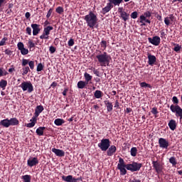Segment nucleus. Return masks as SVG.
<instances>
[{"label": "nucleus", "mask_w": 182, "mask_h": 182, "mask_svg": "<svg viewBox=\"0 0 182 182\" xmlns=\"http://www.w3.org/2000/svg\"><path fill=\"white\" fill-rule=\"evenodd\" d=\"M38 164V160L37 158H30L28 161H27V165L29 167H33L36 166Z\"/></svg>", "instance_id": "obj_11"}, {"label": "nucleus", "mask_w": 182, "mask_h": 182, "mask_svg": "<svg viewBox=\"0 0 182 182\" xmlns=\"http://www.w3.org/2000/svg\"><path fill=\"white\" fill-rule=\"evenodd\" d=\"M166 34L165 33V32L164 31V30H162V31H161V38H166Z\"/></svg>", "instance_id": "obj_61"}, {"label": "nucleus", "mask_w": 182, "mask_h": 182, "mask_svg": "<svg viewBox=\"0 0 182 182\" xmlns=\"http://www.w3.org/2000/svg\"><path fill=\"white\" fill-rule=\"evenodd\" d=\"M110 141L107 139H101V142L98 144V147L102 151H106L110 146Z\"/></svg>", "instance_id": "obj_5"}, {"label": "nucleus", "mask_w": 182, "mask_h": 182, "mask_svg": "<svg viewBox=\"0 0 182 182\" xmlns=\"http://www.w3.org/2000/svg\"><path fill=\"white\" fill-rule=\"evenodd\" d=\"M7 85L8 81H6V80L1 79L0 81V87L4 90Z\"/></svg>", "instance_id": "obj_31"}, {"label": "nucleus", "mask_w": 182, "mask_h": 182, "mask_svg": "<svg viewBox=\"0 0 182 182\" xmlns=\"http://www.w3.org/2000/svg\"><path fill=\"white\" fill-rule=\"evenodd\" d=\"M119 17L124 21L127 22L129 19V14L126 11L122 13Z\"/></svg>", "instance_id": "obj_20"}, {"label": "nucleus", "mask_w": 182, "mask_h": 182, "mask_svg": "<svg viewBox=\"0 0 182 182\" xmlns=\"http://www.w3.org/2000/svg\"><path fill=\"white\" fill-rule=\"evenodd\" d=\"M26 34H28V36H31V27H27L26 28Z\"/></svg>", "instance_id": "obj_56"}, {"label": "nucleus", "mask_w": 182, "mask_h": 182, "mask_svg": "<svg viewBox=\"0 0 182 182\" xmlns=\"http://www.w3.org/2000/svg\"><path fill=\"white\" fill-rule=\"evenodd\" d=\"M93 73L97 77H100V71L97 69L93 68Z\"/></svg>", "instance_id": "obj_59"}, {"label": "nucleus", "mask_w": 182, "mask_h": 182, "mask_svg": "<svg viewBox=\"0 0 182 182\" xmlns=\"http://www.w3.org/2000/svg\"><path fill=\"white\" fill-rule=\"evenodd\" d=\"M19 87H21L23 92L28 91V93H31L33 91V86L31 81H23L19 85Z\"/></svg>", "instance_id": "obj_4"}, {"label": "nucleus", "mask_w": 182, "mask_h": 182, "mask_svg": "<svg viewBox=\"0 0 182 182\" xmlns=\"http://www.w3.org/2000/svg\"><path fill=\"white\" fill-rule=\"evenodd\" d=\"M164 22H165V24L166 25V26H170V20H169V18L168 17H166L165 18H164Z\"/></svg>", "instance_id": "obj_57"}, {"label": "nucleus", "mask_w": 182, "mask_h": 182, "mask_svg": "<svg viewBox=\"0 0 182 182\" xmlns=\"http://www.w3.org/2000/svg\"><path fill=\"white\" fill-rule=\"evenodd\" d=\"M28 44L29 49H31L36 46L35 43L33 42L32 40H28Z\"/></svg>", "instance_id": "obj_46"}, {"label": "nucleus", "mask_w": 182, "mask_h": 182, "mask_svg": "<svg viewBox=\"0 0 182 182\" xmlns=\"http://www.w3.org/2000/svg\"><path fill=\"white\" fill-rule=\"evenodd\" d=\"M137 17H138V12L137 11H134L131 14V18L132 19H136V18H137Z\"/></svg>", "instance_id": "obj_50"}, {"label": "nucleus", "mask_w": 182, "mask_h": 182, "mask_svg": "<svg viewBox=\"0 0 182 182\" xmlns=\"http://www.w3.org/2000/svg\"><path fill=\"white\" fill-rule=\"evenodd\" d=\"M65 123L64 119H61L60 118H57L56 119H55L54 121V124L56 126H61L62 124H63Z\"/></svg>", "instance_id": "obj_32"}, {"label": "nucleus", "mask_w": 182, "mask_h": 182, "mask_svg": "<svg viewBox=\"0 0 182 182\" xmlns=\"http://www.w3.org/2000/svg\"><path fill=\"white\" fill-rule=\"evenodd\" d=\"M172 101L176 105H171L170 109L173 113L176 114L177 117H180V119H182V108L178 105L179 100L176 96H173Z\"/></svg>", "instance_id": "obj_3"}, {"label": "nucleus", "mask_w": 182, "mask_h": 182, "mask_svg": "<svg viewBox=\"0 0 182 182\" xmlns=\"http://www.w3.org/2000/svg\"><path fill=\"white\" fill-rule=\"evenodd\" d=\"M84 20L86 21L87 26L92 29H94L98 21L97 14L92 11H89V14L85 16Z\"/></svg>", "instance_id": "obj_1"}, {"label": "nucleus", "mask_w": 182, "mask_h": 182, "mask_svg": "<svg viewBox=\"0 0 182 182\" xmlns=\"http://www.w3.org/2000/svg\"><path fill=\"white\" fill-rule=\"evenodd\" d=\"M6 41H8V38L7 37H4L1 41H0V46H4L6 45Z\"/></svg>", "instance_id": "obj_39"}, {"label": "nucleus", "mask_w": 182, "mask_h": 182, "mask_svg": "<svg viewBox=\"0 0 182 182\" xmlns=\"http://www.w3.org/2000/svg\"><path fill=\"white\" fill-rule=\"evenodd\" d=\"M28 65H29L31 70H33L34 69V61L29 60Z\"/></svg>", "instance_id": "obj_53"}, {"label": "nucleus", "mask_w": 182, "mask_h": 182, "mask_svg": "<svg viewBox=\"0 0 182 182\" xmlns=\"http://www.w3.org/2000/svg\"><path fill=\"white\" fill-rule=\"evenodd\" d=\"M142 166L141 164L133 162L132 164H127V169L132 172L139 171Z\"/></svg>", "instance_id": "obj_6"}, {"label": "nucleus", "mask_w": 182, "mask_h": 182, "mask_svg": "<svg viewBox=\"0 0 182 182\" xmlns=\"http://www.w3.org/2000/svg\"><path fill=\"white\" fill-rule=\"evenodd\" d=\"M84 77L85 80V82L88 85L89 82L92 80V76L90 75L88 73L85 72L84 73Z\"/></svg>", "instance_id": "obj_26"}, {"label": "nucleus", "mask_w": 182, "mask_h": 182, "mask_svg": "<svg viewBox=\"0 0 182 182\" xmlns=\"http://www.w3.org/2000/svg\"><path fill=\"white\" fill-rule=\"evenodd\" d=\"M169 162L173 165V166H176V165L177 164L175 156H171L169 159Z\"/></svg>", "instance_id": "obj_38"}, {"label": "nucleus", "mask_w": 182, "mask_h": 182, "mask_svg": "<svg viewBox=\"0 0 182 182\" xmlns=\"http://www.w3.org/2000/svg\"><path fill=\"white\" fill-rule=\"evenodd\" d=\"M86 85H87V82H86L85 81L80 80L77 82V87L79 89H83Z\"/></svg>", "instance_id": "obj_29"}, {"label": "nucleus", "mask_w": 182, "mask_h": 182, "mask_svg": "<svg viewBox=\"0 0 182 182\" xmlns=\"http://www.w3.org/2000/svg\"><path fill=\"white\" fill-rule=\"evenodd\" d=\"M151 113L154 115H156L159 112L157 111V108L156 107H153L151 109Z\"/></svg>", "instance_id": "obj_58"}, {"label": "nucleus", "mask_w": 182, "mask_h": 182, "mask_svg": "<svg viewBox=\"0 0 182 182\" xmlns=\"http://www.w3.org/2000/svg\"><path fill=\"white\" fill-rule=\"evenodd\" d=\"M101 47L104 48V50H106L107 48V41H102L101 42Z\"/></svg>", "instance_id": "obj_54"}, {"label": "nucleus", "mask_w": 182, "mask_h": 182, "mask_svg": "<svg viewBox=\"0 0 182 182\" xmlns=\"http://www.w3.org/2000/svg\"><path fill=\"white\" fill-rule=\"evenodd\" d=\"M122 166H127V165L125 164V162H124L123 158H119V164H117V168L118 167H122Z\"/></svg>", "instance_id": "obj_35"}, {"label": "nucleus", "mask_w": 182, "mask_h": 182, "mask_svg": "<svg viewBox=\"0 0 182 182\" xmlns=\"http://www.w3.org/2000/svg\"><path fill=\"white\" fill-rule=\"evenodd\" d=\"M94 96L96 99H100L102 96V92L101 90H97L95 92Z\"/></svg>", "instance_id": "obj_33"}, {"label": "nucleus", "mask_w": 182, "mask_h": 182, "mask_svg": "<svg viewBox=\"0 0 182 182\" xmlns=\"http://www.w3.org/2000/svg\"><path fill=\"white\" fill-rule=\"evenodd\" d=\"M14 72H15V68L14 67V65H11V68L9 69V73H12Z\"/></svg>", "instance_id": "obj_62"}, {"label": "nucleus", "mask_w": 182, "mask_h": 182, "mask_svg": "<svg viewBox=\"0 0 182 182\" xmlns=\"http://www.w3.org/2000/svg\"><path fill=\"white\" fill-rule=\"evenodd\" d=\"M22 70H23V73H22L23 76L28 75V73L30 72L29 66H24L23 67Z\"/></svg>", "instance_id": "obj_34"}, {"label": "nucleus", "mask_w": 182, "mask_h": 182, "mask_svg": "<svg viewBox=\"0 0 182 182\" xmlns=\"http://www.w3.org/2000/svg\"><path fill=\"white\" fill-rule=\"evenodd\" d=\"M114 6L112 4H111L110 2L107 4V6L104 8H102V14L105 15L106 14L109 13L112 9H113Z\"/></svg>", "instance_id": "obj_13"}, {"label": "nucleus", "mask_w": 182, "mask_h": 182, "mask_svg": "<svg viewBox=\"0 0 182 182\" xmlns=\"http://www.w3.org/2000/svg\"><path fill=\"white\" fill-rule=\"evenodd\" d=\"M118 12L119 14H123L124 12H125V11H123V8L122 7H119L118 8Z\"/></svg>", "instance_id": "obj_63"}, {"label": "nucleus", "mask_w": 182, "mask_h": 182, "mask_svg": "<svg viewBox=\"0 0 182 182\" xmlns=\"http://www.w3.org/2000/svg\"><path fill=\"white\" fill-rule=\"evenodd\" d=\"M108 1L113 6H119V5L123 2V0H108Z\"/></svg>", "instance_id": "obj_21"}, {"label": "nucleus", "mask_w": 182, "mask_h": 182, "mask_svg": "<svg viewBox=\"0 0 182 182\" xmlns=\"http://www.w3.org/2000/svg\"><path fill=\"white\" fill-rule=\"evenodd\" d=\"M107 150V156H112L117 151V146H115V145H111V146H109Z\"/></svg>", "instance_id": "obj_12"}, {"label": "nucleus", "mask_w": 182, "mask_h": 182, "mask_svg": "<svg viewBox=\"0 0 182 182\" xmlns=\"http://www.w3.org/2000/svg\"><path fill=\"white\" fill-rule=\"evenodd\" d=\"M53 30V27L51 26H48L44 28L43 33H46V36L50 35V32Z\"/></svg>", "instance_id": "obj_28"}, {"label": "nucleus", "mask_w": 182, "mask_h": 182, "mask_svg": "<svg viewBox=\"0 0 182 182\" xmlns=\"http://www.w3.org/2000/svg\"><path fill=\"white\" fill-rule=\"evenodd\" d=\"M17 48L18 50H21V49L25 48V45L22 42H18L17 43Z\"/></svg>", "instance_id": "obj_47"}, {"label": "nucleus", "mask_w": 182, "mask_h": 182, "mask_svg": "<svg viewBox=\"0 0 182 182\" xmlns=\"http://www.w3.org/2000/svg\"><path fill=\"white\" fill-rule=\"evenodd\" d=\"M127 166H120V167H117V168L120 171V175L121 176H125L127 174Z\"/></svg>", "instance_id": "obj_27"}, {"label": "nucleus", "mask_w": 182, "mask_h": 182, "mask_svg": "<svg viewBox=\"0 0 182 182\" xmlns=\"http://www.w3.org/2000/svg\"><path fill=\"white\" fill-rule=\"evenodd\" d=\"M152 164H153L154 168L155 169L156 172L158 174H160L163 171L164 167H163V165L160 162L153 161Z\"/></svg>", "instance_id": "obj_8"}, {"label": "nucleus", "mask_w": 182, "mask_h": 182, "mask_svg": "<svg viewBox=\"0 0 182 182\" xmlns=\"http://www.w3.org/2000/svg\"><path fill=\"white\" fill-rule=\"evenodd\" d=\"M20 51H21V55H26L29 53V50L26 48L21 49Z\"/></svg>", "instance_id": "obj_41"}, {"label": "nucleus", "mask_w": 182, "mask_h": 182, "mask_svg": "<svg viewBox=\"0 0 182 182\" xmlns=\"http://www.w3.org/2000/svg\"><path fill=\"white\" fill-rule=\"evenodd\" d=\"M148 63L151 66H153L154 63L156 62V56L151 54L148 55Z\"/></svg>", "instance_id": "obj_17"}, {"label": "nucleus", "mask_w": 182, "mask_h": 182, "mask_svg": "<svg viewBox=\"0 0 182 182\" xmlns=\"http://www.w3.org/2000/svg\"><path fill=\"white\" fill-rule=\"evenodd\" d=\"M43 68H44V65L41 63H40L37 65L36 71L41 72L43 70Z\"/></svg>", "instance_id": "obj_43"}, {"label": "nucleus", "mask_w": 182, "mask_h": 182, "mask_svg": "<svg viewBox=\"0 0 182 182\" xmlns=\"http://www.w3.org/2000/svg\"><path fill=\"white\" fill-rule=\"evenodd\" d=\"M52 152L54 153L58 157H63L65 156V152L62 149L52 148Z\"/></svg>", "instance_id": "obj_15"}, {"label": "nucleus", "mask_w": 182, "mask_h": 182, "mask_svg": "<svg viewBox=\"0 0 182 182\" xmlns=\"http://www.w3.org/2000/svg\"><path fill=\"white\" fill-rule=\"evenodd\" d=\"M168 127L171 129V130H172V131L176 130V129L177 127V124H176L175 119H171V121H169Z\"/></svg>", "instance_id": "obj_19"}, {"label": "nucleus", "mask_w": 182, "mask_h": 182, "mask_svg": "<svg viewBox=\"0 0 182 182\" xmlns=\"http://www.w3.org/2000/svg\"><path fill=\"white\" fill-rule=\"evenodd\" d=\"M140 86H141V87H145V88L148 87V88H150V89H151V87H152V86L150 84L146 83V82H140Z\"/></svg>", "instance_id": "obj_36"}, {"label": "nucleus", "mask_w": 182, "mask_h": 182, "mask_svg": "<svg viewBox=\"0 0 182 182\" xmlns=\"http://www.w3.org/2000/svg\"><path fill=\"white\" fill-rule=\"evenodd\" d=\"M4 53H5L6 55H7L9 56H11V55H12V53H14V51L7 48V49L5 50Z\"/></svg>", "instance_id": "obj_51"}, {"label": "nucleus", "mask_w": 182, "mask_h": 182, "mask_svg": "<svg viewBox=\"0 0 182 182\" xmlns=\"http://www.w3.org/2000/svg\"><path fill=\"white\" fill-rule=\"evenodd\" d=\"M159 144L160 148L161 149H167L168 147L169 146L168 141H167V139H165V138H159Z\"/></svg>", "instance_id": "obj_9"}, {"label": "nucleus", "mask_w": 182, "mask_h": 182, "mask_svg": "<svg viewBox=\"0 0 182 182\" xmlns=\"http://www.w3.org/2000/svg\"><path fill=\"white\" fill-rule=\"evenodd\" d=\"M0 125L3 126L4 127L9 128V126H11L9 124V119H2L1 121H0Z\"/></svg>", "instance_id": "obj_23"}, {"label": "nucleus", "mask_w": 182, "mask_h": 182, "mask_svg": "<svg viewBox=\"0 0 182 182\" xmlns=\"http://www.w3.org/2000/svg\"><path fill=\"white\" fill-rule=\"evenodd\" d=\"M144 22H146V23H149V24L151 23L150 20H149L146 18H145L144 16H140V23H143L142 24L143 26H145V23H144Z\"/></svg>", "instance_id": "obj_30"}, {"label": "nucleus", "mask_w": 182, "mask_h": 182, "mask_svg": "<svg viewBox=\"0 0 182 182\" xmlns=\"http://www.w3.org/2000/svg\"><path fill=\"white\" fill-rule=\"evenodd\" d=\"M45 129L46 127H39V128H37L36 133L38 136H43Z\"/></svg>", "instance_id": "obj_25"}, {"label": "nucleus", "mask_w": 182, "mask_h": 182, "mask_svg": "<svg viewBox=\"0 0 182 182\" xmlns=\"http://www.w3.org/2000/svg\"><path fill=\"white\" fill-rule=\"evenodd\" d=\"M148 41L150 43L155 46H159L161 43V38L158 36H155L153 38L149 37Z\"/></svg>", "instance_id": "obj_7"}, {"label": "nucleus", "mask_w": 182, "mask_h": 182, "mask_svg": "<svg viewBox=\"0 0 182 182\" xmlns=\"http://www.w3.org/2000/svg\"><path fill=\"white\" fill-rule=\"evenodd\" d=\"M30 122L28 124H26V127L28 128H32L33 127L36 122H37V119L36 118V117H32L31 119H30Z\"/></svg>", "instance_id": "obj_18"}, {"label": "nucleus", "mask_w": 182, "mask_h": 182, "mask_svg": "<svg viewBox=\"0 0 182 182\" xmlns=\"http://www.w3.org/2000/svg\"><path fill=\"white\" fill-rule=\"evenodd\" d=\"M143 16H144L145 18H149L151 16V13L149 11H147L144 12Z\"/></svg>", "instance_id": "obj_48"}, {"label": "nucleus", "mask_w": 182, "mask_h": 182, "mask_svg": "<svg viewBox=\"0 0 182 182\" xmlns=\"http://www.w3.org/2000/svg\"><path fill=\"white\" fill-rule=\"evenodd\" d=\"M31 27L33 29V36H36L41 31L40 25L37 23H31Z\"/></svg>", "instance_id": "obj_10"}, {"label": "nucleus", "mask_w": 182, "mask_h": 182, "mask_svg": "<svg viewBox=\"0 0 182 182\" xmlns=\"http://www.w3.org/2000/svg\"><path fill=\"white\" fill-rule=\"evenodd\" d=\"M64 11V9L62 6H58L56 9H55V12L58 14H62Z\"/></svg>", "instance_id": "obj_44"}, {"label": "nucleus", "mask_w": 182, "mask_h": 182, "mask_svg": "<svg viewBox=\"0 0 182 182\" xmlns=\"http://www.w3.org/2000/svg\"><path fill=\"white\" fill-rule=\"evenodd\" d=\"M105 104L107 106V112H112L113 109V105L112 104V102H109V100H105Z\"/></svg>", "instance_id": "obj_22"}, {"label": "nucleus", "mask_w": 182, "mask_h": 182, "mask_svg": "<svg viewBox=\"0 0 182 182\" xmlns=\"http://www.w3.org/2000/svg\"><path fill=\"white\" fill-rule=\"evenodd\" d=\"M49 51H50V54H53L56 51V48L54 46H50L49 47Z\"/></svg>", "instance_id": "obj_52"}, {"label": "nucleus", "mask_w": 182, "mask_h": 182, "mask_svg": "<svg viewBox=\"0 0 182 182\" xmlns=\"http://www.w3.org/2000/svg\"><path fill=\"white\" fill-rule=\"evenodd\" d=\"M98 52H100V54L96 55V58L101 67H106V65H108L109 64L111 56L107 52L102 53L100 50H98Z\"/></svg>", "instance_id": "obj_2"}, {"label": "nucleus", "mask_w": 182, "mask_h": 182, "mask_svg": "<svg viewBox=\"0 0 182 182\" xmlns=\"http://www.w3.org/2000/svg\"><path fill=\"white\" fill-rule=\"evenodd\" d=\"M75 44L74 40L73 38H70L68 41V46L73 47Z\"/></svg>", "instance_id": "obj_55"}, {"label": "nucleus", "mask_w": 182, "mask_h": 182, "mask_svg": "<svg viewBox=\"0 0 182 182\" xmlns=\"http://www.w3.org/2000/svg\"><path fill=\"white\" fill-rule=\"evenodd\" d=\"M10 126H17L19 124V121L18 120V118H11V119H9Z\"/></svg>", "instance_id": "obj_24"}, {"label": "nucleus", "mask_w": 182, "mask_h": 182, "mask_svg": "<svg viewBox=\"0 0 182 182\" xmlns=\"http://www.w3.org/2000/svg\"><path fill=\"white\" fill-rule=\"evenodd\" d=\"M136 154H137V148H136V147L132 148V149H131V155L133 157H135L136 156Z\"/></svg>", "instance_id": "obj_40"}, {"label": "nucleus", "mask_w": 182, "mask_h": 182, "mask_svg": "<svg viewBox=\"0 0 182 182\" xmlns=\"http://www.w3.org/2000/svg\"><path fill=\"white\" fill-rule=\"evenodd\" d=\"M57 85H58V83H57L55 81H54V82H53L52 84L50 85V87H51L52 88H55V87L57 86Z\"/></svg>", "instance_id": "obj_64"}, {"label": "nucleus", "mask_w": 182, "mask_h": 182, "mask_svg": "<svg viewBox=\"0 0 182 182\" xmlns=\"http://www.w3.org/2000/svg\"><path fill=\"white\" fill-rule=\"evenodd\" d=\"M52 13H53V9H50L47 13L46 18H49L50 17Z\"/></svg>", "instance_id": "obj_60"}, {"label": "nucleus", "mask_w": 182, "mask_h": 182, "mask_svg": "<svg viewBox=\"0 0 182 182\" xmlns=\"http://www.w3.org/2000/svg\"><path fill=\"white\" fill-rule=\"evenodd\" d=\"M28 63H29V59L23 58L22 63H21V65L23 67H26V65H28Z\"/></svg>", "instance_id": "obj_45"}, {"label": "nucleus", "mask_w": 182, "mask_h": 182, "mask_svg": "<svg viewBox=\"0 0 182 182\" xmlns=\"http://www.w3.org/2000/svg\"><path fill=\"white\" fill-rule=\"evenodd\" d=\"M44 110V108L43 105H38L36 107L35 112H34V117L36 119L39 116V114Z\"/></svg>", "instance_id": "obj_16"}, {"label": "nucleus", "mask_w": 182, "mask_h": 182, "mask_svg": "<svg viewBox=\"0 0 182 182\" xmlns=\"http://www.w3.org/2000/svg\"><path fill=\"white\" fill-rule=\"evenodd\" d=\"M62 180L65 182H77L79 179L73 178V176H63Z\"/></svg>", "instance_id": "obj_14"}, {"label": "nucleus", "mask_w": 182, "mask_h": 182, "mask_svg": "<svg viewBox=\"0 0 182 182\" xmlns=\"http://www.w3.org/2000/svg\"><path fill=\"white\" fill-rule=\"evenodd\" d=\"M40 39H41V40H43V39L48 40V39H49V36L46 35V33L43 32V34L40 36Z\"/></svg>", "instance_id": "obj_49"}, {"label": "nucleus", "mask_w": 182, "mask_h": 182, "mask_svg": "<svg viewBox=\"0 0 182 182\" xmlns=\"http://www.w3.org/2000/svg\"><path fill=\"white\" fill-rule=\"evenodd\" d=\"M22 179L24 182H31V176L29 175L23 176Z\"/></svg>", "instance_id": "obj_42"}, {"label": "nucleus", "mask_w": 182, "mask_h": 182, "mask_svg": "<svg viewBox=\"0 0 182 182\" xmlns=\"http://www.w3.org/2000/svg\"><path fill=\"white\" fill-rule=\"evenodd\" d=\"M173 45H174V46H175V47L173 48L174 51L176 52V53H179L180 50H181V46H180V45L178 44V43H173Z\"/></svg>", "instance_id": "obj_37"}]
</instances>
